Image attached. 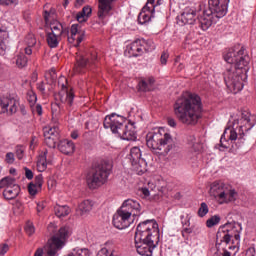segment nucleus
Wrapping results in <instances>:
<instances>
[{
  "instance_id": "nucleus-60",
  "label": "nucleus",
  "mask_w": 256,
  "mask_h": 256,
  "mask_svg": "<svg viewBox=\"0 0 256 256\" xmlns=\"http://www.w3.org/2000/svg\"><path fill=\"white\" fill-rule=\"evenodd\" d=\"M167 123L169 127H177V121L174 118H167Z\"/></svg>"
},
{
  "instance_id": "nucleus-40",
  "label": "nucleus",
  "mask_w": 256,
  "mask_h": 256,
  "mask_svg": "<svg viewBox=\"0 0 256 256\" xmlns=\"http://www.w3.org/2000/svg\"><path fill=\"white\" fill-rule=\"evenodd\" d=\"M53 19H55V11H45L44 12V20L47 25H51L53 23Z\"/></svg>"
},
{
  "instance_id": "nucleus-48",
  "label": "nucleus",
  "mask_w": 256,
  "mask_h": 256,
  "mask_svg": "<svg viewBox=\"0 0 256 256\" xmlns=\"http://www.w3.org/2000/svg\"><path fill=\"white\" fill-rule=\"evenodd\" d=\"M161 1L162 0H148L146 5L148 7H150V9H152V14L155 13V7H157V5H161Z\"/></svg>"
},
{
  "instance_id": "nucleus-21",
  "label": "nucleus",
  "mask_w": 256,
  "mask_h": 256,
  "mask_svg": "<svg viewBox=\"0 0 256 256\" xmlns=\"http://www.w3.org/2000/svg\"><path fill=\"white\" fill-rule=\"evenodd\" d=\"M197 21V10L195 8H185L183 13L178 17L179 25H193Z\"/></svg>"
},
{
  "instance_id": "nucleus-50",
  "label": "nucleus",
  "mask_w": 256,
  "mask_h": 256,
  "mask_svg": "<svg viewBox=\"0 0 256 256\" xmlns=\"http://www.w3.org/2000/svg\"><path fill=\"white\" fill-rule=\"evenodd\" d=\"M30 107L32 109V113H37V115H39V117H41V115H43V106H41V104H37L36 106L30 105Z\"/></svg>"
},
{
  "instance_id": "nucleus-20",
  "label": "nucleus",
  "mask_w": 256,
  "mask_h": 256,
  "mask_svg": "<svg viewBox=\"0 0 256 256\" xmlns=\"http://www.w3.org/2000/svg\"><path fill=\"white\" fill-rule=\"evenodd\" d=\"M4 113H8V115H15V113H17V103L15 99L0 97V115Z\"/></svg>"
},
{
  "instance_id": "nucleus-62",
  "label": "nucleus",
  "mask_w": 256,
  "mask_h": 256,
  "mask_svg": "<svg viewBox=\"0 0 256 256\" xmlns=\"http://www.w3.org/2000/svg\"><path fill=\"white\" fill-rule=\"evenodd\" d=\"M144 80L147 81V83H148V85H149L150 87H153V85L155 84V78L152 77V76H150V77H148V78H146V79H144Z\"/></svg>"
},
{
  "instance_id": "nucleus-19",
  "label": "nucleus",
  "mask_w": 256,
  "mask_h": 256,
  "mask_svg": "<svg viewBox=\"0 0 256 256\" xmlns=\"http://www.w3.org/2000/svg\"><path fill=\"white\" fill-rule=\"evenodd\" d=\"M198 27L202 29V31H207L213 23H217L219 18H216L212 13L210 14L208 10H204L201 15L197 17Z\"/></svg>"
},
{
  "instance_id": "nucleus-58",
  "label": "nucleus",
  "mask_w": 256,
  "mask_h": 256,
  "mask_svg": "<svg viewBox=\"0 0 256 256\" xmlns=\"http://www.w3.org/2000/svg\"><path fill=\"white\" fill-rule=\"evenodd\" d=\"M82 11L84 14H86L88 16V18L91 15V13H93V10L90 8V6H84L82 8Z\"/></svg>"
},
{
  "instance_id": "nucleus-43",
  "label": "nucleus",
  "mask_w": 256,
  "mask_h": 256,
  "mask_svg": "<svg viewBox=\"0 0 256 256\" xmlns=\"http://www.w3.org/2000/svg\"><path fill=\"white\" fill-rule=\"evenodd\" d=\"M27 101L30 103V105H35L37 103V94L33 90H29L27 92Z\"/></svg>"
},
{
  "instance_id": "nucleus-38",
  "label": "nucleus",
  "mask_w": 256,
  "mask_h": 256,
  "mask_svg": "<svg viewBox=\"0 0 256 256\" xmlns=\"http://www.w3.org/2000/svg\"><path fill=\"white\" fill-rule=\"evenodd\" d=\"M96 256H120L119 253H117V251L113 250V249H109L107 248V246L102 247Z\"/></svg>"
},
{
  "instance_id": "nucleus-6",
  "label": "nucleus",
  "mask_w": 256,
  "mask_h": 256,
  "mask_svg": "<svg viewBox=\"0 0 256 256\" xmlns=\"http://www.w3.org/2000/svg\"><path fill=\"white\" fill-rule=\"evenodd\" d=\"M69 238V227H61L46 245L39 247L34 252V256H56L60 249H63L65 240Z\"/></svg>"
},
{
  "instance_id": "nucleus-63",
  "label": "nucleus",
  "mask_w": 256,
  "mask_h": 256,
  "mask_svg": "<svg viewBox=\"0 0 256 256\" xmlns=\"http://www.w3.org/2000/svg\"><path fill=\"white\" fill-rule=\"evenodd\" d=\"M185 233L187 235H191V233H193V229H191V228H184L183 231H182L183 237H185Z\"/></svg>"
},
{
  "instance_id": "nucleus-45",
  "label": "nucleus",
  "mask_w": 256,
  "mask_h": 256,
  "mask_svg": "<svg viewBox=\"0 0 256 256\" xmlns=\"http://www.w3.org/2000/svg\"><path fill=\"white\" fill-rule=\"evenodd\" d=\"M72 254L74 256H90L91 254L89 253V249L87 248H78L74 249Z\"/></svg>"
},
{
  "instance_id": "nucleus-44",
  "label": "nucleus",
  "mask_w": 256,
  "mask_h": 256,
  "mask_svg": "<svg viewBox=\"0 0 256 256\" xmlns=\"http://www.w3.org/2000/svg\"><path fill=\"white\" fill-rule=\"evenodd\" d=\"M138 87H139V91H143L144 93H147V91H151V86L149 85V83L145 79H142L138 83Z\"/></svg>"
},
{
  "instance_id": "nucleus-51",
  "label": "nucleus",
  "mask_w": 256,
  "mask_h": 256,
  "mask_svg": "<svg viewBox=\"0 0 256 256\" xmlns=\"http://www.w3.org/2000/svg\"><path fill=\"white\" fill-rule=\"evenodd\" d=\"M2 7H9V5H19V0H0Z\"/></svg>"
},
{
  "instance_id": "nucleus-25",
  "label": "nucleus",
  "mask_w": 256,
  "mask_h": 256,
  "mask_svg": "<svg viewBox=\"0 0 256 256\" xmlns=\"http://www.w3.org/2000/svg\"><path fill=\"white\" fill-rule=\"evenodd\" d=\"M128 159H130V163L133 166L139 165L141 167V165H147V163H145V160L141 158V149L137 146L130 149Z\"/></svg>"
},
{
  "instance_id": "nucleus-17",
  "label": "nucleus",
  "mask_w": 256,
  "mask_h": 256,
  "mask_svg": "<svg viewBox=\"0 0 256 256\" xmlns=\"http://www.w3.org/2000/svg\"><path fill=\"white\" fill-rule=\"evenodd\" d=\"M117 0H98V19L102 25H105V19L111 15L113 11V3Z\"/></svg>"
},
{
  "instance_id": "nucleus-36",
  "label": "nucleus",
  "mask_w": 256,
  "mask_h": 256,
  "mask_svg": "<svg viewBox=\"0 0 256 256\" xmlns=\"http://www.w3.org/2000/svg\"><path fill=\"white\" fill-rule=\"evenodd\" d=\"M37 169L40 173H43L45 169H47V153L44 152L42 155L38 157L37 160Z\"/></svg>"
},
{
  "instance_id": "nucleus-4",
  "label": "nucleus",
  "mask_w": 256,
  "mask_h": 256,
  "mask_svg": "<svg viewBox=\"0 0 256 256\" xmlns=\"http://www.w3.org/2000/svg\"><path fill=\"white\" fill-rule=\"evenodd\" d=\"M111 169H113V161L109 159H102L96 162L92 172L86 179L89 189H97V187L105 185L109 175H111Z\"/></svg>"
},
{
  "instance_id": "nucleus-14",
  "label": "nucleus",
  "mask_w": 256,
  "mask_h": 256,
  "mask_svg": "<svg viewBox=\"0 0 256 256\" xmlns=\"http://www.w3.org/2000/svg\"><path fill=\"white\" fill-rule=\"evenodd\" d=\"M44 141L47 147L50 149H55L59 145V127L57 126H45L43 128Z\"/></svg>"
},
{
  "instance_id": "nucleus-47",
  "label": "nucleus",
  "mask_w": 256,
  "mask_h": 256,
  "mask_svg": "<svg viewBox=\"0 0 256 256\" xmlns=\"http://www.w3.org/2000/svg\"><path fill=\"white\" fill-rule=\"evenodd\" d=\"M31 183H33V185H36L38 189H43V175L39 174L35 176L34 182H31Z\"/></svg>"
},
{
  "instance_id": "nucleus-29",
  "label": "nucleus",
  "mask_w": 256,
  "mask_h": 256,
  "mask_svg": "<svg viewBox=\"0 0 256 256\" xmlns=\"http://www.w3.org/2000/svg\"><path fill=\"white\" fill-rule=\"evenodd\" d=\"M129 57H139L143 55V48L141 46V40L137 39L130 44L128 49Z\"/></svg>"
},
{
  "instance_id": "nucleus-27",
  "label": "nucleus",
  "mask_w": 256,
  "mask_h": 256,
  "mask_svg": "<svg viewBox=\"0 0 256 256\" xmlns=\"http://www.w3.org/2000/svg\"><path fill=\"white\" fill-rule=\"evenodd\" d=\"M20 193L21 186H19V184H16L12 187L5 188L3 191V197L8 201H13V199H17V197H19Z\"/></svg>"
},
{
  "instance_id": "nucleus-11",
  "label": "nucleus",
  "mask_w": 256,
  "mask_h": 256,
  "mask_svg": "<svg viewBox=\"0 0 256 256\" xmlns=\"http://www.w3.org/2000/svg\"><path fill=\"white\" fill-rule=\"evenodd\" d=\"M233 237L236 241H238L237 245H239V241H241V234L240 232L235 233V224L226 223L220 226L216 234V247H221L222 243L229 245Z\"/></svg>"
},
{
  "instance_id": "nucleus-8",
  "label": "nucleus",
  "mask_w": 256,
  "mask_h": 256,
  "mask_svg": "<svg viewBox=\"0 0 256 256\" xmlns=\"http://www.w3.org/2000/svg\"><path fill=\"white\" fill-rule=\"evenodd\" d=\"M210 197H214L219 205L224 203H233L237 201V191L235 189L225 188V184L220 181H215L210 185Z\"/></svg>"
},
{
  "instance_id": "nucleus-15",
  "label": "nucleus",
  "mask_w": 256,
  "mask_h": 256,
  "mask_svg": "<svg viewBox=\"0 0 256 256\" xmlns=\"http://www.w3.org/2000/svg\"><path fill=\"white\" fill-rule=\"evenodd\" d=\"M136 251L141 256H153V251L159 243L157 240H134Z\"/></svg>"
},
{
  "instance_id": "nucleus-2",
  "label": "nucleus",
  "mask_w": 256,
  "mask_h": 256,
  "mask_svg": "<svg viewBox=\"0 0 256 256\" xmlns=\"http://www.w3.org/2000/svg\"><path fill=\"white\" fill-rule=\"evenodd\" d=\"M174 113L183 125H197L203 113L201 97L195 93L183 92L174 103Z\"/></svg>"
},
{
  "instance_id": "nucleus-3",
  "label": "nucleus",
  "mask_w": 256,
  "mask_h": 256,
  "mask_svg": "<svg viewBox=\"0 0 256 256\" xmlns=\"http://www.w3.org/2000/svg\"><path fill=\"white\" fill-rule=\"evenodd\" d=\"M256 125L255 116H251V113L243 111L239 120H234L232 128H226L220 138V145L227 149V146L223 144V141H237V147L245 145V133L251 131Z\"/></svg>"
},
{
  "instance_id": "nucleus-5",
  "label": "nucleus",
  "mask_w": 256,
  "mask_h": 256,
  "mask_svg": "<svg viewBox=\"0 0 256 256\" xmlns=\"http://www.w3.org/2000/svg\"><path fill=\"white\" fill-rule=\"evenodd\" d=\"M146 145L155 155H167L173 149V137L169 133L149 132L146 135Z\"/></svg>"
},
{
  "instance_id": "nucleus-24",
  "label": "nucleus",
  "mask_w": 256,
  "mask_h": 256,
  "mask_svg": "<svg viewBox=\"0 0 256 256\" xmlns=\"http://www.w3.org/2000/svg\"><path fill=\"white\" fill-rule=\"evenodd\" d=\"M71 36L68 37L69 43H75L76 47H79L81 43L83 42L84 34L79 32V24H73L70 29Z\"/></svg>"
},
{
  "instance_id": "nucleus-10",
  "label": "nucleus",
  "mask_w": 256,
  "mask_h": 256,
  "mask_svg": "<svg viewBox=\"0 0 256 256\" xmlns=\"http://www.w3.org/2000/svg\"><path fill=\"white\" fill-rule=\"evenodd\" d=\"M103 125L104 129H111L114 135H118L120 139H123L125 130L127 129V122L125 121V117L112 113L105 117Z\"/></svg>"
},
{
  "instance_id": "nucleus-16",
  "label": "nucleus",
  "mask_w": 256,
  "mask_h": 256,
  "mask_svg": "<svg viewBox=\"0 0 256 256\" xmlns=\"http://www.w3.org/2000/svg\"><path fill=\"white\" fill-rule=\"evenodd\" d=\"M112 223L116 229H127L131 226V216L122 208H119L113 216Z\"/></svg>"
},
{
  "instance_id": "nucleus-34",
  "label": "nucleus",
  "mask_w": 256,
  "mask_h": 256,
  "mask_svg": "<svg viewBox=\"0 0 256 256\" xmlns=\"http://www.w3.org/2000/svg\"><path fill=\"white\" fill-rule=\"evenodd\" d=\"M140 45L142 47V53H149L155 50V43L153 40L140 39Z\"/></svg>"
},
{
  "instance_id": "nucleus-28",
  "label": "nucleus",
  "mask_w": 256,
  "mask_h": 256,
  "mask_svg": "<svg viewBox=\"0 0 256 256\" xmlns=\"http://www.w3.org/2000/svg\"><path fill=\"white\" fill-rule=\"evenodd\" d=\"M58 149L64 155H71L75 151V144L71 140H61L58 143Z\"/></svg>"
},
{
  "instance_id": "nucleus-57",
  "label": "nucleus",
  "mask_w": 256,
  "mask_h": 256,
  "mask_svg": "<svg viewBox=\"0 0 256 256\" xmlns=\"http://www.w3.org/2000/svg\"><path fill=\"white\" fill-rule=\"evenodd\" d=\"M9 251V245L8 244H2L0 245V255H5Z\"/></svg>"
},
{
  "instance_id": "nucleus-54",
  "label": "nucleus",
  "mask_w": 256,
  "mask_h": 256,
  "mask_svg": "<svg viewBox=\"0 0 256 256\" xmlns=\"http://www.w3.org/2000/svg\"><path fill=\"white\" fill-rule=\"evenodd\" d=\"M167 59H169V52L167 51L162 52L160 57L161 65H167Z\"/></svg>"
},
{
  "instance_id": "nucleus-64",
  "label": "nucleus",
  "mask_w": 256,
  "mask_h": 256,
  "mask_svg": "<svg viewBox=\"0 0 256 256\" xmlns=\"http://www.w3.org/2000/svg\"><path fill=\"white\" fill-rule=\"evenodd\" d=\"M142 193H143L144 197H149V195H150L148 188H142Z\"/></svg>"
},
{
  "instance_id": "nucleus-1",
  "label": "nucleus",
  "mask_w": 256,
  "mask_h": 256,
  "mask_svg": "<svg viewBox=\"0 0 256 256\" xmlns=\"http://www.w3.org/2000/svg\"><path fill=\"white\" fill-rule=\"evenodd\" d=\"M224 60L229 64L223 73L226 87L236 95L239 91H243V81L247 79L249 73V55L245 53L243 46L238 51L230 48L224 55Z\"/></svg>"
},
{
  "instance_id": "nucleus-56",
  "label": "nucleus",
  "mask_w": 256,
  "mask_h": 256,
  "mask_svg": "<svg viewBox=\"0 0 256 256\" xmlns=\"http://www.w3.org/2000/svg\"><path fill=\"white\" fill-rule=\"evenodd\" d=\"M36 87L38 89V91H40V93H42V95H45V82H40L36 84Z\"/></svg>"
},
{
  "instance_id": "nucleus-53",
  "label": "nucleus",
  "mask_w": 256,
  "mask_h": 256,
  "mask_svg": "<svg viewBox=\"0 0 256 256\" xmlns=\"http://www.w3.org/2000/svg\"><path fill=\"white\" fill-rule=\"evenodd\" d=\"M5 161L6 163H8V165H13V163H15V154H13L12 152H8L6 154Z\"/></svg>"
},
{
  "instance_id": "nucleus-49",
  "label": "nucleus",
  "mask_w": 256,
  "mask_h": 256,
  "mask_svg": "<svg viewBox=\"0 0 256 256\" xmlns=\"http://www.w3.org/2000/svg\"><path fill=\"white\" fill-rule=\"evenodd\" d=\"M76 19H77L78 23H85V21H87V19H89V18L85 14V12H83V10H81L80 12L77 13Z\"/></svg>"
},
{
  "instance_id": "nucleus-30",
  "label": "nucleus",
  "mask_w": 256,
  "mask_h": 256,
  "mask_svg": "<svg viewBox=\"0 0 256 256\" xmlns=\"http://www.w3.org/2000/svg\"><path fill=\"white\" fill-rule=\"evenodd\" d=\"M122 139L124 141H135V139H137V131H135V126H133V124L126 126V130Z\"/></svg>"
},
{
  "instance_id": "nucleus-39",
  "label": "nucleus",
  "mask_w": 256,
  "mask_h": 256,
  "mask_svg": "<svg viewBox=\"0 0 256 256\" xmlns=\"http://www.w3.org/2000/svg\"><path fill=\"white\" fill-rule=\"evenodd\" d=\"M221 222V217L219 215H214L206 221V226L211 229V227H215V225H219Z\"/></svg>"
},
{
  "instance_id": "nucleus-46",
  "label": "nucleus",
  "mask_w": 256,
  "mask_h": 256,
  "mask_svg": "<svg viewBox=\"0 0 256 256\" xmlns=\"http://www.w3.org/2000/svg\"><path fill=\"white\" fill-rule=\"evenodd\" d=\"M39 191H41V188H39V186H36L33 183H30L28 185V192L30 195L35 196L37 193H39Z\"/></svg>"
},
{
  "instance_id": "nucleus-42",
  "label": "nucleus",
  "mask_w": 256,
  "mask_h": 256,
  "mask_svg": "<svg viewBox=\"0 0 256 256\" xmlns=\"http://www.w3.org/2000/svg\"><path fill=\"white\" fill-rule=\"evenodd\" d=\"M25 43L28 47H35L37 45V39L35 38L34 34H28L25 37Z\"/></svg>"
},
{
  "instance_id": "nucleus-23",
  "label": "nucleus",
  "mask_w": 256,
  "mask_h": 256,
  "mask_svg": "<svg viewBox=\"0 0 256 256\" xmlns=\"http://www.w3.org/2000/svg\"><path fill=\"white\" fill-rule=\"evenodd\" d=\"M9 49V30L7 27L0 26V55L5 56Z\"/></svg>"
},
{
  "instance_id": "nucleus-18",
  "label": "nucleus",
  "mask_w": 256,
  "mask_h": 256,
  "mask_svg": "<svg viewBox=\"0 0 256 256\" xmlns=\"http://www.w3.org/2000/svg\"><path fill=\"white\" fill-rule=\"evenodd\" d=\"M120 209L124 210L131 217L141 216V204L137 200L127 199L123 202Z\"/></svg>"
},
{
  "instance_id": "nucleus-13",
  "label": "nucleus",
  "mask_w": 256,
  "mask_h": 256,
  "mask_svg": "<svg viewBox=\"0 0 256 256\" xmlns=\"http://www.w3.org/2000/svg\"><path fill=\"white\" fill-rule=\"evenodd\" d=\"M230 0H208V11L213 14L216 18L222 19L227 15L229 11Z\"/></svg>"
},
{
  "instance_id": "nucleus-22",
  "label": "nucleus",
  "mask_w": 256,
  "mask_h": 256,
  "mask_svg": "<svg viewBox=\"0 0 256 256\" xmlns=\"http://www.w3.org/2000/svg\"><path fill=\"white\" fill-rule=\"evenodd\" d=\"M51 32H48L52 35H56L57 37H69V27L63 26V24L57 20H53L50 23Z\"/></svg>"
},
{
  "instance_id": "nucleus-33",
  "label": "nucleus",
  "mask_w": 256,
  "mask_h": 256,
  "mask_svg": "<svg viewBox=\"0 0 256 256\" xmlns=\"http://www.w3.org/2000/svg\"><path fill=\"white\" fill-rule=\"evenodd\" d=\"M17 185V180L11 176H6L0 180V189H8Z\"/></svg>"
},
{
  "instance_id": "nucleus-9",
  "label": "nucleus",
  "mask_w": 256,
  "mask_h": 256,
  "mask_svg": "<svg viewBox=\"0 0 256 256\" xmlns=\"http://www.w3.org/2000/svg\"><path fill=\"white\" fill-rule=\"evenodd\" d=\"M55 103H52L51 109L52 111H63L65 109V105L68 107H73V101L75 99V91L73 88H68L67 85H61V91L54 96Z\"/></svg>"
},
{
  "instance_id": "nucleus-31",
  "label": "nucleus",
  "mask_w": 256,
  "mask_h": 256,
  "mask_svg": "<svg viewBox=\"0 0 256 256\" xmlns=\"http://www.w3.org/2000/svg\"><path fill=\"white\" fill-rule=\"evenodd\" d=\"M93 209V202L90 200H84L78 205V208L76 209L78 215H85V213H89Z\"/></svg>"
},
{
  "instance_id": "nucleus-52",
  "label": "nucleus",
  "mask_w": 256,
  "mask_h": 256,
  "mask_svg": "<svg viewBox=\"0 0 256 256\" xmlns=\"http://www.w3.org/2000/svg\"><path fill=\"white\" fill-rule=\"evenodd\" d=\"M25 232L27 235L31 236L33 233H35V226H33V223L28 222L25 226Z\"/></svg>"
},
{
  "instance_id": "nucleus-12",
  "label": "nucleus",
  "mask_w": 256,
  "mask_h": 256,
  "mask_svg": "<svg viewBox=\"0 0 256 256\" xmlns=\"http://www.w3.org/2000/svg\"><path fill=\"white\" fill-rule=\"evenodd\" d=\"M97 62L96 53H82L76 56V63L74 65L75 73H85L87 69H91Z\"/></svg>"
},
{
  "instance_id": "nucleus-37",
  "label": "nucleus",
  "mask_w": 256,
  "mask_h": 256,
  "mask_svg": "<svg viewBox=\"0 0 256 256\" xmlns=\"http://www.w3.org/2000/svg\"><path fill=\"white\" fill-rule=\"evenodd\" d=\"M28 61H29V58H27V56H25L23 53H19L16 56V65L20 69H23V67H27Z\"/></svg>"
},
{
  "instance_id": "nucleus-35",
  "label": "nucleus",
  "mask_w": 256,
  "mask_h": 256,
  "mask_svg": "<svg viewBox=\"0 0 256 256\" xmlns=\"http://www.w3.org/2000/svg\"><path fill=\"white\" fill-rule=\"evenodd\" d=\"M54 211H55L56 217H67V215H69V213H71V210L69 209V206H67V205L55 206Z\"/></svg>"
},
{
  "instance_id": "nucleus-32",
  "label": "nucleus",
  "mask_w": 256,
  "mask_h": 256,
  "mask_svg": "<svg viewBox=\"0 0 256 256\" xmlns=\"http://www.w3.org/2000/svg\"><path fill=\"white\" fill-rule=\"evenodd\" d=\"M46 41L51 49H57V47H59V41H61V37L48 32L46 34Z\"/></svg>"
},
{
  "instance_id": "nucleus-26",
  "label": "nucleus",
  "mask_w": 256,
  "mask_h": 256,
  "mask_svg": "<svg viewBox=\"0 0 256 256\" xmlns=\"http://www.w3.org/2000/svg\"><path fill=\"white\" fill-rule=\"evenodd\" d=\"M153 17H155V13H153L151 7L146 4L138 15V23L145 25V23H149Z\"/></svg>"
},
{
  "instance_id": "nucleus-59",
  "label": "nucleus",
  "mask_w": 256,
  "mask_h": 256,
  "mask_svg": "<svg viewBox=\"0 0 256 256\" xmlns=\"http://www.w3.org/2000/svg\"><path fill=\"white\" fill-rule=\"evenodd\" d=\"M25 177L29 180L33 179V171L29 168H25Z\"/></svg>"
},
{
  "instance_id": "nucleus-61",
  "label": "nucleus",
  "mask_w": 256,
  "mask_h": 256,
  "mask_svg": "<svg viewBox=\"0 0 256 256\" xmlns=\"http://www.w3.org/2000/svg\"><path fill=\"white\" fill-rule=\"evenodd\" d=\"M246 256H255V247H250L246 250Z\"/></svg>"
},
{
  "instance_id": "nucleus-41",
  "label": "nucleus",
  "mask_w": 256,
  "mask_h": 256,
  "mask_svg": "<svg viewBox=\"0 0 256 256\" xmlns=\"http://www.w3.org/2000/svg\"><path fill=\"white\" fill-rule=\"evenodd\" d=\"M207 213H209V206L207 205V203L202 202L198 209L197 215H198V217H205V215H207Z\"/></svg>"
},
{
  "instance_id": "nucleus-7",
  "label": "nucleus",
  "mask_w": 256,
  "mask_h": 256,
  "mask_svg": "<svg viewBox=\"0 0 256 256\" xmlns=\"http://www.w3.org/2000/svg\"><path fill=\"white\" fill-rule=\"evenodd\" d=\"M134 241H156V243H159V224H157V220L148 219L140 222L136 227Z\"/></svg>"
},
{
  "instance_id": "nucleus-55",
  "label": "nucleus",
  "mask_w": 256,
  "mask_h": 256,
  "mask_svg": "<svg viewBox=\"0 0 256 256\" xmlns=\"http://www.w3.org/2000/svg\"><path fill=\"white\" fill-rule=\"evenodd\" d=\"M25 153V150L23 149V146H17L16 147V157L17 159L21 160L23 159V154Z\"/></svg>"
}]
</instances>
